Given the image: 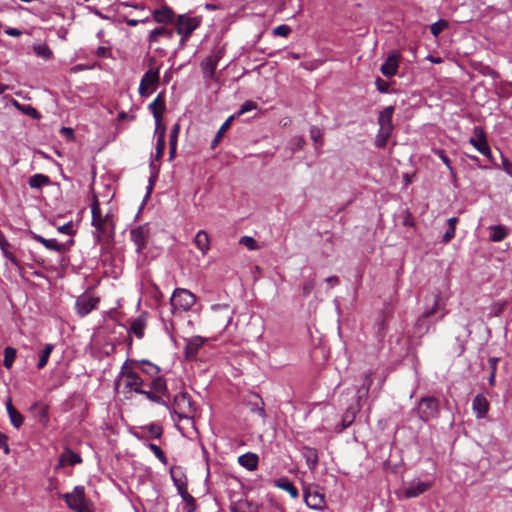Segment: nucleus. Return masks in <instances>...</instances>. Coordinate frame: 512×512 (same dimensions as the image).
<instances>
[{
  "mask_svg": "<svg viewBox=\"0 0 512 512\" xmlns=\"http://www.w3.org/2000/svg\"><path fill=\"white\" fill-rule=\"evenodd\" d=\"M58 231L63 234L72 235L73 234L72 222H68V223L58 227Z\"/></svg>",
  "mask_w": 512,
  "mask_h": 512,
  "instance_id": "obj_62",
  "label": "nucleus"
},
{
  "mask_svg": "<svg viewBox=\"0 0 512 512\" xmlns=\"http://www.w3.org/2000/svg\"><path fill=\"white\" fill-rule=\"evenodd\" d=\"M99 298L91 294L84 293L80 295L75 303L77 314L81 317L88 315L97 308Z\"/></svg>",
  "mask_w": 512,
  "mask_h": 512,
  "instance_id": "obj_13",
  "label": "nucleus"
},
{
  "mask_svg": "<svg viewBox=\"0 0 512 512\" xmlns=\"http://www.w3.org/2000/svg\"><path fill=\"white\" fill-rule=\"evenodd\" d=\"M148 234L149 230L146 226H138L130 231V236L136 245L137 253H141L145 249L147 245Z\"/></svg>",
  "mask_w": 512,
  "mask_h": 512,
  "instance_id": "obj_16",
  "label": "nucleus"
},
{
  "mask_svg": "<svg viewBox=\"0 0 512 512\" xmlns=\"http://www.w3.org/2000/svg\"><path fill=\"white\" fill-rule=\"evenodd\" d=\"M272 33L274 36L288 37L291 33V28L288 25L282 24L275 27Z\"/></svg>",
  "mask_w": 512,
  "mask_h": 512,
  "instance_id": "obj_49",
  "label": "nucleus"
},
{
  "mask_svg": "<svg viewBox=\"0 0 512 512\" xmlns=\"http://www.w3.org/2000/svg\"><path fill=\"white\" fill-rule=\"evenodd\" d=\"M155 22L160 24L172 23L174 19V11L167 5H162L155 9L152 13Z\"/></svg>",
  "mask_w": 512,
  "mask_h": 512,
  "instance_id": "obj_21",
  "label": "nucleus"
},
{
  "mask_svg": "<svg viewBox=\"0 0 512 512\" xmlns=\"http://www.w3.org/2000/svg\"><path fill=\"white\" fill-rule=\"evenodd\" d=\"M16 355L17 351L15 348L8 346L4 349L3 365L5 368L10 369L13 366Z\"/></svg>",
  "mask_w": 512,
  "mask_h": 512,
  "instance_id": "obj_38",
  "label": "nucleus"
},
{
  "mask_svg": "<svg viewBox=\"0 0 512 512\" xmlns=\"http://www.w3.org/2000/svg\"><path fill=\"white\" fill-rule=\"evenodd\" d=\"M210 322L221 331H225L233 319L234 310L228 304H215L211 307Z\"/></svg>",
  "mask_w": 512,
  "mask_h": 512,
  "instance_id": "obj_3",
  "label": "nucleus"
},
{
  "mask_svg": "<svg viewBox=\"0 0 512 512\" xmlns=\"http://www.w3.org/2000/svg\"><path fill=\"white\" fill-rule=\"evenodd\" d=\"M376 88L381 93H387L389 91V83L381 79L380 77H377L375 80Z\"/></svg>",
  "mask_w": 512,
  "mask_h": 512,
  "instance_id": "obj_55",
  "label": "nucleus"
},
{
  "mask_svg": "<svg viewBox=\"0 0 512 512\" xmlns=\"http://www.w3.org/2000/svg\"><path fill=\"white\" fill-rule=\"evenodd\" d=\"M473 410L475 411L478 418H482L488 412V401L482 395H476L472 402Z\"/></svg>",
  "mask_w": 512,
  "mask_h": 512,
  "instance_id": "obj_28",
  "label": "nucleus"
},
{
  "mask_svg": "<svg viewBox=\"0 0 512 512\" xmlns=\"http://www.w3.org/2000/svg\"><path fill=\"white\" fill-rule=\"evenodd\" d=\"M306 505L313 510H323L326 506L325 495L317 486H306L303 489Z\"/></svg>",
  "mask_w": 512,
  "mask_h": 512,
  "instance_id": "obj_10",
  "label": "nucleus"
},
{
  "mask_svg": "<svg viewBox=\"0 0 512 512\" xmlns=\"http://www.w3.org/2000/svg\"><path fill=\"white\" fill-rule=\"evenodd\" d=\"M146 429L148 430L150 436L156 439L160 438L163 433L162 427L154 423L148 425Z\"/></svg>",
  "mask_w": 512,
  "mask_h": 512,
  "instance_id": "obj_51",
  "label": "nucleus"
},
{
  "mask_svg": "<svg viewBox=\"0 0 512 512\" xmlns=\"http://www.w3.org/2000/svg\"><path fill=\"white\" fill-rule=\"evenodd\" d=\"M67 506L77 512H92L91 505L85 497L83 486L74 487L73 491L63 495Z\"/></svg>",
  "mask_w": 512,
  "mask_h": 512,
  "instance_id": "obj_7",
  "label": "nucleus"
},
{
  "mask_svg": "<svg viewBox=\"0 0 512 512\" xmlns=\"http://www.w3.org/2000/svg\"><path fill=\"white\" fill-rule=\"evenodd\" d=\"M157 133V141H156V149H155V159L160 160L164 154L166 142H165V134L166 128L159 127V130L156 129Z\"/></svg>",
  "mask_w": 512,
  "mask_h": 512,
  "instance_id": "obj_31",
  "label": "nucleus"
},
{
  "mask_svg": "<svg viewBox=\"0 0 512 512\" xmlns=\"http://www.w3.org/2000/svg\"><path fill=\"white\" fill-rule=\"evenodd\" d=\"M488 229L490 231L489 239L492 242H500L509 234V229L504 225H492Z\"/></svg>",
  "mask_w": 512,
  "mask_h": 512,
  "instance_id": "obj_27",
  "label": "nucleus"
},
{
  "mask_svg": "<svg viewBox=\"0 0 512 512\" xmlns=\"http://www.w3.org/2000/svg\"><path fill=\"white\" fill-rule=\"evenodd\" d=\"M400 62V55L397 53L390 54L380 67L381 73L385 77H393L397 74Z\"/></svg>",
  "mask_w": 512,
  "mask_h": 512,
  "instance_id": "obj_17",
  "label": "nucleus"
},
{
  "mask_svg": "<svg viewBox=\"0 0 512 512\" xmlns=\"http://www.w3.org/2000/svg\"><path fill=\"white\" fill-rule=\"evenodd\" d=\"M455 232V228L448 227L447 231L443 235L442 242L449 243L455 237Z\"/></svg>",
  "mask_w": 512,
  "mask_h": 512,
  "instance_id": "obj_60",
  "label": "nucleus"
},
{
  "mask_svg": "<svg viewBox=\"0 0 512 512\" xmlns=\"http://www.w3.org/2000/svg\"><path fill=\"white\" fill-rule=\"evenodd\" d=\"M469 143L487 159H493L492 151L489 147L486 134L481 127H474L473 136L469 139Z\"/></svg>",
  "mask_w": 512,
  "mask_h": 512,
  "instance_id": "obj_11",
  "label": "nucleus"
},
{
  "mask_svg": "<svg viewBox=\"0 0 512 512\" xmlns=\"http://www.w3.org/2000/svg\"><path fill=\"white\" fill-rule=\"evenodd\" d=\"M392 134V131L387 130H381L379 129L375 138V146L377 148H385L387 145V142Z\"/></svg>",
  "mask_w": 512,
  "mask_h": 512,
  "instance_id": "obj_39",
  "label": "nucleus"
},
{
  "mask_svg": "<svg viewBox=\"0 0 512 512\" xmlns=\"http://www.w3.org/2000/svg\"><path fill=\"white\" fill-rule=\"evenodd\" d=\"M50 179L48 176L43 174H34L29 179V186L31 188H41L44 185L49 184Z\"/></svg>",
  "mask_w": 512,
  "mask_h": 512,
  "instance_id": "obj_35",
  "label": "nucleus"
},
{
  "mask_svg": "<svg viewBox=\"0 0 512 512\" xmlns=\"http://www.w3.org/2000/svg\"><path fill=\"white\" fill-rule=\"evenodd\" d=\"M235 118V115H231L230 117H228L226 119V121L221 125L220 129L218 130L217 134L215 135V138L213 139L212 143H211V147L212 148H215L221 137L223 136V134L227 131V129L230 127L233 119Z\"/></svg>",
  "mask_w": 512,
  "mask_h": 512,
  "instance_id": "obj_37",
  "label": "nucleus"
},
{
  "mask_svg": "<svg viewBox=\"0 0 512 512\" xmlns=\"http://www.w3.org/2000/svg\"><path fill=\"white\" fill-rule=\"evenodd\" d=\"M160 81L159 68L148 69L139 84V94L142 97L150 96L156 89Z\"/></svg>",
  "mask_w": 512,
  "mask_h": 512,
  "instance_id": "obj_9",
  "label": "nucleus"
},
{
  "mask_svg": "<svg viewBox=\"0 0 512 512\" xmlns=\"http://www.w3.org/2000/svg\"><path fill=\"white\" fill-rule=\"evenodd\" d=\"M273 485L281 490L286 491L293 499L299 497L298 489L293 484V482L285 476L275 479L273 481Z\"/></svg>",
  "mask_w": 512,
  "mask_h": 512,
  "instance_id": "obj_22",
  "label": "nucleus"
},
{
  "mask_svg": "<svg viewBox=\"0 0 512 512\" xmlns=\"http://www.w3.org/2000/svg\"><path fill=\"white\" fill-rule=\"evenodd\" d=\"M433 485L432 481H413L404 490L406 498H415L429 490Z\"/></svg>",
  "mask_w": 512,
  "mask_h": 512,
  "instance_id": "obj_19",
  "label": "nucleus"
},
{
  "mask_svg": "<svg viewBox=\"0 0 512 512\" xmlns=\"http://www.w3.org/2000/svg\"><path fill=\"white\" fill-rule=\"evenodd\" d=\"M257 108V104L256 102L252 101V100H247L245 101L239 108V110L237 111V113H235V118L236 117H239L249 111H252V110H255Z\"/></svg>",
  "mask_w": 512,
  "mask_h": 512,
  "instance_id": "obj_46",
  "label": "nucleus"
},
{
  "mask_svg": "<svg viewBox=\"0 0 512 512\" xmlns=\"http://www.w3.org/2000/svg\"><path fill=\"white\" fill-rule=\"evenodd\" d=\"M172 39L174 37V32L172 29H167L164 27H158L150 31L148 36V41L150 43H157L160 41V38Z\"/></svg>",
  "mask_w": 512,
  "mask_h": 512,
  "instance_id": "obj_24",
  "label": "nucleus"
},
{
  "mask_svg": "<svg viewBox=\"0 0 512 512\" xmlns=\"http://www.w3.org/2000/svg\"><path fill=\"white\" fill-rule=\"evenodd\" d=\"M393 114H394L393 106H387L382 111H380V113L378 115L379 129L393 132V129H394V126L392 123Z\"/></svg>",
  "mask_w": 512,
  "mask_h": 512,
  "instance_id": "obj_20",
  "label": "nucleus"
},
{
  "mask_svg": "<svg viewBox=\"0 0 512 512\" xmlns=\"http://www.w3.org/2000/svg\"><path fill=\"white\" fill-rule=\"evenodd\" d=\"M146 326V318L140 315L132 320L129 332L133 333L138 339H142Z\"/></svg>",
  "mask_w": 512,
  "mask_h": 512,
  "instance_id": "obj_25",
  "label": "nucleus"
},
{
  "mask_svg": "<svg viewBox=\"0 0 512 512\" xmlns=\"http://www.w3.org/2000/svg\"><path fill=\"white\" fill-rule=\"evenodd\" d=\"M91 214V224L95 228L94 236L97 242H100L108 231H114L115 224L110 213L102 214L98 196L94 192L92 194Z\"/></svg>",
  "mask_w": 512,
  "mask_h": 512,
  "instance_id": "obj_1",
  "label": "nucleus"
},
{
  "mask_svg": "<svg viewBox=\"0 0 512 512\" xmlns=\"http://www.w3.org/2000/svg\"><path fill=\"white\" fill-rule=\"evenodd\" d=\"M53 349H54L53 344L45 345L44 349L41 351V353L39 355V361L37 363L38 369H42L46 366Z\"/></svg>",
  "mask_w": 512,
  "mask_h": 512,
  "instance_id": "obj_34",
  "label": "nucleus"
},
{
  "mask_svg": "<svg viewBox=\"0 0 512 512\" xmlns=\"http://www.w3.org/2000/svg\"><path fill=\"white\" fill-rule=\"evenodd\" d=\"M199 24L195 17L180 15L175 22L176 32L181 36H190Z\"/></svg>",
  "mask_w": 512,
  "mask_h": 512,
  "instance_id": "obj_14",
  "label": "nucleus"
},
{
  "mask_svg": "<svg viewBox=\"0 0 512 512\" xmlns=\"http://www.w3.org/2000/svg\"><path fill=\"white\" fill-rule=\"evenodd\" d=\"M81 462H82L81 456L69 448L65 449L60 457V465L61 466H65V465L74 466L76 464H80Z\"/></svg>",
  "mask_w": 512,
  "mask_h": 512,
  "instance_id": "obj_29",
  "label": "nucleus"
},
{
  "mask_svg": "<svg viewBox=\"0 0 512 512\" xmlns=\"http://www.w3.org/2000/svg\"><path fill=\"white\" fill-rule=\"evenodd\" d=\"M314 289V281L313 280H307L303 284L302 292L305 297L309 296L312 290Z\"/></svg>",
  "mask_w": 512,
  "mask_h": 512,
  "instance_id": "obj_59",
  "label": "nucleus"
},
{
  "mask_svg": "<svg viewBox=\"0 0 512 512\" xmlns=\"http://www.w3.org/2000/svg\"><path fill=\"white\" fill-rule=\"evenodd\" d=\"M172 480L174 482L175 487L177 488L178 493H181L182 491L187 489L186 481L182 477H176L172 474Z\"/></svg>",
  "mask_w": 512,
  "mask_h": 512,
  "instance_id": "obj_54",
  "label": "nucleus"
},
{
  "mask_svg": "<svg viewBox=\"0 0 512 512\" xmlns=\"http://www.w3.org/2000/svg\"><path fill=\"white\" fill-rule=\"evenodd\" d=\"M32 238L35 241L43 244L49 250H53V251L61 253L68 249V246L66 244L58 243L56 239H46V238L42 237L41 235H38L35 233L32 234Z\"/></svg>",
  "mask_w": 512,
  "mask_h": 512,
  "instance_id": "obj_23",
  "label": "nucleus"
},
{
  "mask_svg": "<svg viewBox=\"0 0 512 512\" xmlns=\"http://www.w3.org/2000/svg\"><path fill=\"white\" fill-rule=\"evenodd\" d=\"M179 495L187 504H194L195 499L192 495L188 493L187 489L179 493Z\"/></svg>",
  "mask_w": 512,
  "mask_h": 512,
  "instance_id": "obj_63",
  "label": "nucleus"
},
{
  "mask_svg": "<svg viewBox=\"0 0 512 512\" xmlns=\"http://www.w3.org/2000/svg\"><path fill=\"white\" fill-rule=\"evenodd\" d=\"M439 413V402L435 397H423L419 400L417 406V415L424 421L428 422L437 417Z\"/></svg>",
  "mask_w": 512,
  "mask_h": 512,
  "instance_id": "obj_8",
  "label": "nucleus"
},
{
  "mask_svg": "<svg viewBox=\"0 0 512 512\" xmlns=\"http://www.w3.org/2000/svg\"><path fill=\"white\" fill-rule=\"evenodd\" d=\"M147 447L154 453V455L157 457V459L164 465L168 464V459L164 452L161 450L159 446H157L154 443H148Z\"/></svg>",
  "mask_w": 512,
  "mask_h": 512,
  "instance_id": "obj_44",
  "label": "nucleus"
},
{
  "mask_svg": "<svg viewBox=\"0 0 512 512\" xmlns=\"http://www.w3.org/2000/svg\"><path fill=\"white\" fill-rule=\"evenodd\" d=\"M151 390L159 393L160 395H165L168 391L165 379L162 377H156L153 379L151 382Z\"/></svg>",
  "mask_w": 512,
  "mask_h": 512,
  "instance_id": "obj_40",
  "label": "nucleus"
},
{
  "mask_svg": "<svg viewBox=\"0 0 512 512\" xmlns=\"http://www.w3.org/2000/svg\"><path fill=\"white\" fill-rule=\"evenodd\" d=\"M9 418H10L11 424L15 428H19L23 424V421H24L22 414L20 412H18L17 410L10 413Z\"/></svg>",
  "mask_w": 512,
  "mask_h": 512,
  "instance_id": "obj_50",
  "label": "nucleus"
},
{
  "mask_svg": "<svg viewBox=\"0 0 512 512\" xmlns=\"http://www.w3.org/2000/svg\"><path fill=\"white\" fill-rule=\"evenodd\" d=\"M185 341H186V345L184 348L185 357L187 359L192 360L197 356L199 350L206 342V339L197 335V336L188 338Z\"/></svg>",
  "mask_w": 512,
  "mask_h": 512,
  "instance_id": "obj_18",
  "label": "nucleus"
},
{
  "mask_svg": "<svg viewBox=\"0 0 512 512\" xmlns=\"http://www.w3.org/2000/svg\"><path fill=\"white\" fill-rule=\"evenodd\" d=\"M310 137L316 143L321 142V140H322L321 130L316 126H312L310 129Z\"/></svg>",
  "mask_w": 512,
  "mask_h": 512,
  "instance_id": "obj_56",
  "label": "nucleus"
},
{
  "mask_svg": "<svg viewBox=\"0 0 512 512\" xmlns=\"http://www.w3.org/2000/svg\"><path fill=\"white\" fill-rule=\"evenodd\" d=\"M169 410L171 413L176 414L179 419H188L193 417L195 407L189 394L186 392H180L175 395L173 404Z\"/></svg>",
  "mask_w": 512,
  "mask_h": 512,
  "instance_id": "obj_6",
  "label": "nucleus"
},
{
  "mask_svg": "<svg viewBox=\"0 0 512 512\" xmlns=\"http://www.w3.org/2000/svg\"><path fill=\"white\" fill-rule=\"evenodd\" d=\"M433 153L435 155H437L442 160V162L449 169L451 175L455 176V172H454V169H453V167L451 165V161H450L449 157L446 155L445 151L442 150V149H433Z\"/></svg>",
  "mask_w": 512,
  "mask_h": 512,
  "instance_id": "obj_45",
  "label": "nucleus"
},
{
  "mask_svg": "<svg viewBox=\"0 0 512 512\" xmlns=\"http://www.w3.org/2000/svg\"><path fill=\"white\" fill-rule=\"evenodd\" d=\"M142 365H144L145 367L142 368V371L146 374H149V375H157L160 371L159 367L150 363L149 361L147 360H142L140 362Z\"/></svg>",
  "mask_w": 512,
  "mask_h": 512,
  "instance_id": "obj_47",
  "label": "nucleus"
},
{
  "mask_svg": "<svg viewBox=\"0 0 512 512\" xmlns=\"http://www.w3.org/2000/svg\"><path fill=\"white\" fill-rule=\"evenodd\" d=\"M195 302L196 297L192 292L185 288H176L170 299L172 313L188 311Z\"/></svg>",
  "mask_w": 512,
  "mask_h": 512,
  "instance_id": "obj_4",
  "label": "nucleus"
},
{
  "mask_svg": "<svg viewBox=\"0 0 512 512\" xmlns=\"http://www.w3.org/2000/svg\"><path fill=\"white\" fill-rule=\"evenodd\" d=\"M439 301H440V295L434 294L433 296V304L430 308L426 309L416 320L414 327H413V333L414 335L418 337H422L425 334L428 333L432 323L429 320L431 316H433L435 313L439 310Z\"/></svg>",
  "mask_w": 512,
  "mask_h": 512,
  "instance_id": "obj_5",
  "label": "nucleus"
},
{
  "mask_svg": "<svg viewBox=\"0 0 512 512\" xmlns=\"http://www.w3.org/2000/svg\"><path fill=\"white\" fill-rule=\"evenodd\" d=\"M11 244L7 241L6 237L4 236L0 240V249L4 256V258L11 252L10 250Z\"/></svg>",
  "mask_w": 512,
  "mask_h": 512,
  "instance_id": "obj_57",
  "label": "nucleus"
},
{
  "mask_svg": "<svg viewBox=\"0 0 512 512\" xmlns=\"http://www.w3.org/2000/svg\"><path fill=\"white\" fill-rule=\"evenodd\" d=\"M179 132H180V125L178 123H176L173 125V127L170 130L169 144L177 145Z\"/></svg>",
  "mask_w": 512,
  "mask_h": 512,
  "instance_id": "obj_53",
  "label": "nucleus"
},
{
  "mask_svg": "<svg viewBox=\"0 0 512 512\" xmlns=\"http://www.w3.org/2000/svg\"><path fill=\"white\" fill-rule=\"evenodd\" d=\"M33 50L37 56H39L45 60H48V59L52 58V56H53L52 50L46 44L35 45L33 47Z\"/></svg>",
  "mask_w": 512,
  "mask_h": 512,
  "instance_id": "obj_41",
  "label": "nucleus"
},
{
  "mask_svg": "<svg viewBox=\"0 0 512 512\" xmlns=\"http://www.w3.org/2000/svg\"><path fill=\"white\" fill-rule=\"evenodd\" d=\"M239 243L247 247L249 250H256L258 248L257 241L250 236L241 237Z\"/></svg>",
  "mask_w": 512,
  "mask_h": 512,
  "instance_id": "obj_48",
  "label": "nucleus"
},
{
  "mask_svg": "<svg viewBox=\"0 0 512 512\" xmlns=\"http://www.w3.org/2000/svg\"><path fill=\"white\" fill-rule=\"evenodd\" d=\"M258 461V456L251 452H248L238 457V463L249 471H253L257 468Z\"/></svg>",
  "mask_w": 512,
  "mask_h": 512,
  "instance_id": "obj_26",
  "label": "nucleus"
},
{
  "mask_svg": "<svg viewBox=\"0 0 512 512\" xmlns=\"http://www.w3.org/2000/svg\"><path fill=\"white\" fill-rule=\"evenodd\" d=\"M224 55V50L222 48L217 49L213 52V54L206 57L200 64L204 78L205 79H213L215 76V70L221 58Z\"/></svg>",
  "mask_w": 512,
  "mask_h": 512,
  "instance_id": "obj_12",
  "label": "nucleus"
},
{
  "mask_svg": "<svg viewBox=\"0 0 512 512\" xmlns=\"http://www.w3.org/2000/svg\"><path fill=\"white\" fill-rule=\"evenodd\" d=\"M5 259L16 268V270L19 272V274H22L23 272V266L19 262V260L16 258V256L12 253V251L5 257Z\"/></svg>",
  "mask_w": 512,
  "mask_h": 512,
  "instance_id": "obj_52",
  "label": "nucleus"
},
{
  "mask_svg": "<svg viewBox=\"0 0 512 512\" xmlns=\"http://www.w3.org/2000/svg\"><path fill=\"white\" fill-rule=\"evenodd\" d=\"M303 456L306 460L307 466L309 469L313 470L317 467L319 462L318 452L315 448L312 447H304L303 448Z\"/></svg>",
  "mask_w": 512,
  "mask_h": 512,
  "instance_id": "obj_32",
  "label": "nucleus"
},
{
  "mask_svg": "<svg viewBox=\"0 0 512 512\" xmlns=\"http://www.w3.org/2000/svg\"><path fill=\"white\" fill-rule=\"evenodd\" d=\"M372 385V378L370 373L364 374V380L361 385V388L358 390V399L361 400L362 397H366Z\"/></svg>",
  "mask_w": 512,
  "mask_h": 512,
  "instance_id": "obj_42",
  "label": "nucleus"
},
{
  "mask_svg": "<svg viewBox=\"0 0 512 512\" xmlns=\"http://www.w3.org/2000/svg\"><path fill=\"white\" fill-rule=\"evenodd\" d=\"M95 54L97 57H100V58H109L111 57V51L108 47H105V46H99L96 51H95Z\"/></svg>",
  "mask_w": 512,
  "mask_h": 512,
  "instance_id": "obj_58",
  "label": "nucleus"
},
{
  "mask_svg": "<svg viewBox=\"0 0 512 512\" xmlns=\"http://www.w3.org/2000/svg\"><path fill=\"white\" fill-rule=\"evenodd\" d=\"M138 363L135 360H126L125 363L122 365L121 370L119 372L118 380L116 382V388L119 387L120 381H124V387L128 389L129 391H134L135 393L142 392V385L143 380L139 376L138 373H136L128 363Z\"/></svg>",
  "mask_w": 512,
  "mask_h": 512,
  "instance_id": "obj_2",
  "label": "nucleus"
},
{
  "mask_svg": "<svg viewBox=\"0 0 512 512\" xmlns=\"http://www.w3.org/2000/svg\"><path fill=\"white\" fill-rule=\"evenodd\" d=\"M148 109L155 118L157 130H159V127H164L161 125L162 115L165 111L164 93H159L157 97L149 104Z\"/></svg>",
  "mask_w": 512,
  "mask_h": 512,
  "instance_id": "obj_15",
  "label": "nucleus"
},
{
  "mask_svg": "<svg viewBox=\"0 0 512 512\" xmlns=\"http://www.w3.org/2000/svg\"><path fill=\"white\" fill-rule=\"evenodd\" d=\"M449 26L447 20L440 19L437 22L431 24L430 32L434 37H438L439 34Z\"/></svg>",
  "mask_w": 512,
  "mask_h": 512,
  "instance_id": "obj_43",
  "label": "nucleus"
},
{
  "mask_svg": "<svg viewBox=\"0 0 512 512\" xmlns=\"http://www.w3.org/2000/svg\"><path fill=\"white\" fill-rule=\"evenodd\" d=\"M139 394L144 395L147 399H149L150 401H152L154 403L163 405L168 409L170 408V405L168 404V402L163 400V398L161 397V395L159 393H156L152 390H148V391L142 390V392H140Z\"/></svg>",
  "mask_w": 512,
  "mask_h": 512,
  "instance_id": "obj_36",
  "label": "nucleus"
},
{
  "mask_svg": "<svg viewBox=\"0 0 512 512\" xmlns=\"http://www.w3.org/2000/svg\"><path fill=\"white\" fill-rule=\"evenodd\" d=\"M0 448L4 450L5 454H9L8 437L2 432H0Z\"/></svg>",
  "mask_w": 512,
  "mask_h": 512,
  "instance_id": "obj_61",
  "label": "nucleus"
},
{
  "mask_svg": "<svg viewBox=\"0 0 512 512\" xmlns=\"http://www.w3.org/2000/svg\"><path fill=\"white\" fill-rule=\"evenodd\" d=\"M194 243L196 247L202 252L203 255L210 249V239L206 231L200 230L195 238Z\"/></svg>",
  "mask_w": 512,
  "mask_h": 512,
  "instance_id": "obj_30",
  "label": "nucleus"
},
{
  "mask_svg": "<svg viewBox=\"0 0 512 512\" xmlns=\"http://www.w3.org/2000/svg\"><path fill=\"white\" fill-rule=\"evenodd\" d=\"M356 417V411L348 408L342 416L341 424L336 426V432L341 433L343 430L352 425Z\"/></svg>",
  "mask_w": 512,
  "mask_h": 512,
  "instance_id": "obj_33",
  "label": "nucleus"
},
{
  "mask_svg": "<svg viewBox=\"0 0 512 512\" xmlns=\"http://www.w3.org/2000/svg\"><path fill=\"white\" fill-rule=\"evenodd\" d=\"M5 34L12 37H19L22 35V31L17 28L8 27L5 29Z\"/></svg>",
  "mask_w": 512,
  "mask_h": 512,
  "instance_id": "obj_64",
  "label": "nucleus"
}]
</instances>
